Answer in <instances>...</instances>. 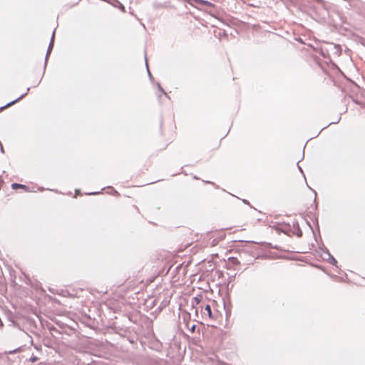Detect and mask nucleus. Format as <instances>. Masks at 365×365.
<instances>
[{"instance_id":"1a4fd4ad","label":"nucleus","mask_w":365,"mask_h":365,"mask_svg":"<svg viewBox=\"0 0 365 365\" xmlns=\"http://www.w3.org/2000/svg\"><path fill=\"white\" fill-rule=\"evenodd\" d=\"M195 325H193V326L191 327V331H195Z\"/></svg>"},{"instance_id":"7ed1b4c3","label":"nucleus","mask_w":365,"mask_h":365,"mask_svg":"<svg viewBox=\"0 0 365 365\" xmlns=\"http://www.w3.org/2000/svg\"><path fill=\"white\" fill-rule=\"evenodd\" d=\"M229 261H230V264H237L238 263L237 259L235 257H230Z\"/></svg>"},{"instance_id":"423d86ee","label":"nucleus","mask_w":365,"mask_h":365,"mask_svg":"<svg viewBox=\"0 0 365 365\" xmlns=\"http://www.w3.org/2000/svg\"><path fill=\"white\" fill-rule=\"evenodd\" d=\"M52 38H53V36H52ZM52 41H53V38H51V43H50V44H49V47H48V52H49V51H50V49H51V48H52V46H53ZM48 53H47V54H48Z\"/></svg>"},{"instance_id":"0eeeda50","label":"nucleus","mask_w":365,"mask_h":365,"mask_svg":"<svg viewBox=\"0 0 365 365\" xmlns=\"http://www.w3.org/2000/svg\"><path fill=\"white\" fill-rule=\"evenodd\" d=\"M19 349H15V350H14V351H9V353H10V354H14V353H16V351H19Z\"/></svg>"},{"instance_id":"f257e3e1","label":"nucleus","mask_w":365,"mask_h":365,"mask_svg":"<svg viewBox=\"0 0 365 365\" xmlns=\"http://www.w3.org/2000/svg\"><path fill=\"white\" fill-rule=\"evenodd\" d=\"M202 316L204 317H208L209 319L213 318L211 307L209 304H207L205 307L204 311L202 312Z\"/></svg>"},{"instance_id":"39448f33","label":"nucleus","mask_w":365,"mask_h":365,"mask_svg":"<svg viewBox=\"0 0 365 365\" xmlns=\"http://www.w3.org/2000/svg\"><path fill=\"white\" fill-rule=\"evenodd\" d=\"M37 360H38V358H37V356H32L31 357V359H30V361H31V362H35V361H36Z\"/></svg>"},{"instance_id":"20e7f679","label":"nucleus","mask_w":365,"mask_h":365,"mask_svg":"<svg viewBox=\"0 0 365 365\" xmlns=\"http://www.w3.org/2000/svg\"><path fill=\"white\" fill-rule=\"evenodd\" d=\"M23 96H24V95H22V96H21L20 98H19L18 99H16V100H15V101H13L10 102V103H9L6 105V106H11V105H12L13 103H14L17 102V101H18L20 98H21Z\"/></svg>"},{"instance_id":"6e6552de","label":"nucleus","mask_w":365,"mask_h":365,"mask_svg":"<svg viewBox=\"0 0 365 365\" xmlns=\"http://www.w3.org/2000/svg\"><path fill=\"white\" fill-rule=\"evenodd\" d=\"M194 299L196 301L197 304L200 302V299L197 297H195Z\"/></svg>"},{"instance_id":"f03ea898","label":"nucleus","mask_w":365,"mask_h":365,"mask_svg":"<svg viewBox=\"0 0 365 365\" xmlns=\"http://www.w3.org/2000/svg\"><path fill=\"white\" fill-rule=\"evenodd\" d=\"M11 187L13 189L23 188V189L27 190V187L26 185H22V184H19V183H13L11 185Z\"/></svg>"}]
</instances>
